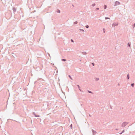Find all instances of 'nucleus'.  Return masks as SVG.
Listing matches in <instances>:
<instances>
[{
    "label": "nucleus",
    "mask_w": 135,
    "mask_h": 135,
    "mask_svg": "<svg viewBox=\"0 0 135 135\" xmlns=\"http://www.w3.org/2000/svg\"><path fill=\"white\" fill-rule=\"evenodd\" d=\"M104 9H106V8H107V6H106V5H104Z\"/></svg>",
    "instance_id": "1"
},
{
    "label": "nucleus",
    "mask_w": 135,
    "mask_h": 135,
    "mask_svg": "<svg viewBox=\"0 0 135 135\" xmlns=\"http://www.w3.org/2000/svg\"><path fill=\"white\" fill-rule=\"evenodd\" d=\"M62 60L64 61H66V60L65 59H62Z\"/></svg>",
    "instance_id": "2"
},
{
    "label": "nucleus",
    "mask_w": 135,
    "mask_h": 135,
    "mask_svg": "<svg viewBox=\"0 0 135 135\" xmlns=\"http://www.w3.org/2000/svg\"><path fill=\"white\" fill-rule=\"evenodd\" d=\"M69 76L70 78V79H71L72 80V78H71V76L70 75H69Z\"/></svg>",
    "instance_id": "3"
},
{
    "label": "nucleus",
    "mask_w": 135,
    "mask_h": 135,
    "mask_svg": "<svg viewBox=\"0 0 135 135\" xmlns=\"http://www.w3.org/2000/svg\"><path fill=\"white\" fill-rule=\"evenodd\" d=\"M134 83L133 84H131V86L132 87H133V86H134Z\"/></svg>",
    "instance_id": "4"
},
{
    "label": "nucleus",
    "mask_w": 135,
    "mask_h": 135,
    "mask_svg": "<svg viewBox=\"0 0 135 135\" xmlns=\"http://www.w3.org/2000/svg\"><path fill=\"white\" fill-rule=\"evenodd\" d=\"M57 12L58 13H60V10H57Z\"/></svg>",
    "instance_id": "5"
},
{
    "label": "nucleus",
    "mask_w": 135,
    "mask_h": 135,
    "mask_svg": "<svg viewBox=\"0 0 135 135\" xmlns=\"http://www.w3.org/2000/svg\"><path fill=\"white\" fill-rule=\"evenodd\" d=\"M127 78L128 79H129V76H128V75H127Z\"/></svg>",
    "instance_id": "6"
},
{
    "label": "nucleus",
    "mask_w": 135,
    "mask_h": 135,
    "mask_svg": "<svg viewBox=\"0 0 135 135\" xmlns=\"http://www.w3.org/2000/svg\"><path fill=\"white\" fill-rule=\"evenodd\" d=\"M116 3H117V4H119V2H116Z\"/></svg>",
    "instance_id": "7"
},
{
    "label": "nucleus",
    "mask_w": 135,
    "mask_h": 135,
    "mask_svg": "<svg viewBox=\"0 0 135 135\" xmlns=\"http://www.w3.org/2000/svg\"><path fill=\"white\" fill-rule=\"evenodd\" d=\"M77 22H74V23L75 24H76L77 23Z\"/></svg>",
    "instance_id": "8"
},
{
    "label": "nucleus",
    "mask_w": 135,
    "mask_h": 135,
    "mask_svg": "<svg viewBox=\"0 0 135 135\" xmlns=\"http://www.w3.org/2000/svg\"><path fill=\"white\" fill-rule=\"evenodd\" d=\"M86 28H88V25L86 26Z\"/></svg>",
    "instance_id": "9"
},
{
    "label": "nucleus",
    "mask_w": 135,
    "mask_h": 135,
    "mask_svg": "<svg viewBox=\"0 0 135 135\" xmlns=\"http://www.w3.org/2000/svg\"><path fill=\"white\" fill-rule=\"evenodd\" d=\"M99 9V8H97L96 9L97 10H98Z\"/></svg>",
    "instance_id": "10"
},
{
    "label": "nucleus",
    "mask_w": 135,
    "mask_h": 135,
    "mask_svg": "<svg viewBox=\"0 0 135 135\" xmlns=\"http://www.w3.org/2000/svg\"><path fill=\"white\" fill-rule=\"evenodd\" d=\"M128 45L129 46H130V44H129V43H128Z\"/></svg>",
    "instance_id": "11"
},
{
    "label": "nucleus",
    "mask_w": 135,
    "mask_h": 135,
    "mask_svg": "<svg viewBox=\"0 0 135 135\" xmlns=\"http://www.w3.org/2000/svg\"><path fill=\"white\" fill-rule=\"evenodd\" d=\"M109 18H107V17H105V19H109Z\"/></svg>",
    "instance_id": "12"
},
{
    "label": "nucleus",
    "mask_w": 135,
    "mask_h": 135,
    "mask_svg": "<svg viewBox=\"0 0 135 135\" xmlns=\"http://www.w3.org/2000/svg\"><path fill=\"white\" fill-rule=\"evenodd\" d=\"M71 41H72V42H74V41H73V40H72V39H71Z\"/></svg>",
    "instance_id": "13"
},
{
    "label": "nucleus",
    "mask_w": 135,
    "mask_h": 135,
    "mask_svg": "<svg viewBox=\"0 0 135 135\" xmlns=\"http://www.w3.org/2000/svg\"><path fill=\"white\" fill-rule=\"evenodd\" d=\"M92 64L93 65V66H94V63H92Z\"/></svg>",
    "instance_id": "14"
},
{
    "label": "nucleus",
    "mask_w": 135,
    "mask_h": 135,
    "mask_svg": "<svg viewBox=\"0 0 135 135\" xmlns=\"http://www.w3.org/2000/svg\"><path fill=\"white\" fill-rule=\"evenodd\" d=\"M126 123H124L123 124H122V126H123V125L124 124H125Z\"/></svg>",
    "instance_id": "15"
},
{
    "label": "nucleus",
    "mask_w": 135,
    "mask_h": 135,
    "mask_svg": "<svg viewBox=\"0 0 135 135\" xmlns=\"http://www.w3.org/2000/svg\"><path fill=\"white\" fill-rule=\"evenodd\" d=\"M104 30V29H103V31H104V32H105V31Z\"/></svg>",
    "instance_id": "16"
},
{
    "label": "nucleus",
    "mask_w": 135,
    "mask_h": 135,
    "mask_svg": "<svg viewBox=\"0 0 135 135\" xmlns=\"http://www.w3.org/2000/svg\"><path fill=\"white\" fill-rule=\"evenodd\" d=\"M78 88H79V85H78Z\"/></svg>",
    "instance_id": "17"
},
{
    "label": "nucleus",
    "mask_w": 135,
    "mask_h": 135,
    "mask_svg": "<svg viewBox=\"0 0 135 135\" xmlns=\"http://www.w3.org/2000/svg\"><path fill=\"white\" fill-rule=\"evenodd\" d=\"M89 93H91L90 91L89 92Z\"/></svg>",
    "instance_id": "18"
}]
</instances>
